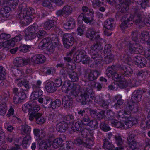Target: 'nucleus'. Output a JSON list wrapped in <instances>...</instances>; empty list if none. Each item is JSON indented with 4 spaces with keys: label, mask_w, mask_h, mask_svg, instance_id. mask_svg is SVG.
I'll return each instance as SVG.
<instances>
[{
    "label": "nucleus",
    "mask_w": 150,
    "mask_h": 150,
    "mask_svg": "<svg viewBox=\"0 0 150 150\" xmlns=\"http://www.w3.org/2000/svg\"><path fill=\"white\" fill-rule=\"evenodd\" d=\"M63 41L64 47L69 48L71 46L74 41V38L70 34L65 33L63 35Z\"/></svg>",
    "instance_id": "obj_8"
},
{
    "label": "nucleus",
    "mask_w": 150,
    "mask_h": 150,
    "mask_svg": "<svg viewBox=\"0 0 150 150\" xmlns=\"http://www.w3.org/2000/svg\"><path fill=\"white\" fill-rule=\"evenodd\" d=\"M125 45L127 48L129 52L131 54L140 53L143 51L142 47L139 43L129 41L125 42Z\"/></svg>",
    "instance_id": "obj_3"
},
{
    "label": "nucleus",
    "mask_w": 150,
    "mask_h": 150,
    "mask_svg": "<svg viewBox=\"0 0 150 150\" xmlns=\"http://www.w3.org/2000/svg\"><path fill=\"white\" fill-rule=\"evenodd\" d=\"M32 106L29 103H26L23 105L22 109L23 111L25 112H31Z\"/></svg>",
    "instance_id": "obj_47"
},
{
    "label": "nucleus",
    "mask_w": 150,
    "mask_h": 150,
    "mask_svg": "<svg viewBox=\"0 0 150 150\" xmlns=\"http://www.w3.org/2000/svg\"><path fill=\"white\" fill-rule=\"evenodd\" d=\"M7 109L5 102H2L0 104V114L4 115L6 113Z\"/></svg>",
    "instance_id": "obj_45"
},
{
    "label": "nucleus",
    "mask_w": 150,
    "mask_h": 150,
    "mask_svg": "<svg viewBox=\"0 0 150 150\" xmlns=\"http://www.w3.org/2000/svg\"><path fill=\"white\" fill-rule=\"evenodd\" d=\"M149 33L147 31H143L140 34L139 37H140V42L144 43L146 42H147L149 38Z\"/></svg>",
    "instance_id": "obj_37"
},
{
    "label": "nucleus",
    "mask_w": 150,
    "mask_h": 150,
    "mask_svg": "<svg viewBox=\"0 0 150 150\" xmlns=\"http://www.w3.org/2000/svg\"><path fill=\"white\" fill-rule=\"evenodd\" d=\"M63 140L60 138H57L55 139L53 142L52 146L54 148L56 149L62 144Z\"/></svg>",
    "instance_id": "obj_43"
},
{
    "label": "nucleus",
    "mask_w": 150,
    "mask_h": 150,
    "mask_svg": "<svg viewBox=\"0 0 150 150\" xmlns=\"http://www.w3.org/2000/svg\"><path fill=\"white\" fill-rule=\"evenodd\" d=\"M30 59L23 58L21 57L15 58L14 61L15 65L18 67L26 65L30 63Z\"/></svg>",
    "instance_id": "obj_11"
},
{
    "label": "nucleus",
    "mask_w": 150,
    "mask_h": 150,
    "mask_svg": "<svg viewBox=\"0 0 150 150\" xmlns=\"http://www.w3.org/2000/svg\"><path fill=\"white\" fill-rule=\"evenodd\" d=\"M25 34V40H28L34 39L35 37V33L31 31H29L28 30L26 29L24 31Z\"/></svg>",
    "instance_id": "obj_38"
},
{
    "label": "nucleus",
    "mask_w": 150,
    "mask_h": 150,
    "mask_svg": "<svg viewBox=\"0 0 150 150\" xmlns=\"http://www.w3.org/2000/svg\"><path fill=\"white\" fill-rule=\"evenodd\" d=\"M100 74V72L98 71H92L88 69L87 71L86 76L88 80L93 81L96 79Z\"/></svg>",
    "instance_id": "obj_14"
},
{
    "label": "nucleus",
    "mask_w": 150,
    "mask_h": 150,
    "mask_svg": "<svg viewBox=\"0 0 150 150\" xmlns=\"http://www.w3.org/2000/svg\"><path fill=\"white\" fill-rule=\"evenodd\" d=\"M71 69H68L66 67L63 68L60 71V76L65 78L67 77V75L69 74V72Z\"/></svg>",
    "instance_id": "obj_46"
},
{
    "label": "nucleus",
    "mask_w": 150,
    "mask_h": 150,
    "mask_svg": "<svg viewBox=\"0 0 150 150\" xmlns=\"http://www.w3.org/2000/svg\"><path fill=\"white\" fill-rule=\"evenodd\" d=\"M113 48L111 45L106 44L104 47V52L105 54H108L112 50Z\"/></svg>",
    "instance_id": "obj_56"
},
{
    "label": "nucleus",
    "mask_w": 150,
    "mask_h": 150,
    "mask_svg": "<svg viewBox=\"0 0 150 150\" xmlns=\"http://www.w3.org/2000/svg\"><path fill=\"white\" fill-rule=\"evenodd\" d=\"M49 144L48 140H42L40 143L39 149L41 150H45L47 149Z\"/></svg>",
    "instance_id": "obj_42"
},
{
    "label": "nucleus",
    "mask_w": 150,
    "mask_h": 150,
    "mask_svg": "<svg viewBox=\"0 0 150 150\" xmlns=\"http://www.w3.org/2000/svg\"><path fill=\"white\" fill-rule=\"evenodd\" d=\"M129 86L132 87L138 86L139 84V81L137 78L132 79L128 81Z\"/></svg>",
    "instance_id": "obj_49"
},
{
    "label": "nucleus",
    "mask_w": 150,
    "mask_h": 150,
    "mask_svg": "<svg viewBox=\"0 0 150 150\" xmlns=\"http://www.w3.org/2000/svg\"><path fill=\"white\" fill-rule=\"evenodd\" d=\"M91 61L94 62L96 64H99L101 63L102 60V56L98 54L97 52L92 53Z\"/></svg>",
    "instance_id": "obj_28"
},
{
    "label": "nucleus",
    "mask_w": 150,
    "mask_h": 150,
    "mask_svg": "<svg viewBox=\"0 0 150 150\" xmlns=\"http://www.w3.org/2000/svg\"><path fill=\"white\" fill-rule=\"evenodd\" d=\"M112 77L113 80L118 81H120L122 79H123V78H124L123 75L122 73L120 74H119L117 73L116 71L114 72V74H113Z\"/></svg>",
    "instance_id": "obj_53"
},
{
    "label": "nucleus",
    "mask_w": 150,
    "mask_h": 150,
    "mask_svg": "<svg viewBox=\"0 0 150 150\" xmlns=\"http://www.w3.org/2000/svg\"><path fill=\"white\" fill-rule=\"evenodd\" d=\"M72 11V9L71 7L69 6L66 5L63 7L62 10H58L56 14L58 16L62 15L64 17H67L71 14Z\"/></svg>",
    "instance_id": "obj_9"
},
{
    "label": "nucleus",
    "mask_w": 150,
    "mask_h": 150,
    "mask_svg": "<svg viewBox=\"0 0 150 150\" xmlns=\"http://www.w3.org/2000/svg\"><path fill=\"white\" fill-rule=\"evenodd\" d=\"M93 129H95L97 128L98 126V123L96 120H90L89 124L88 125Z\"/></svg>",
    "instance_id": "obj_57"
},
{
    "label": "nucleus",
    "mask_w": 150,
    "mask_h": 150,
    "mask_svg": "<svg viewBox=\"0 0 150 150\" xmlns=\"http://www.w3.org/2000/svg\"><path fill=\"white\" fill-rule=\"evenodd\" d=\"M61 104L60 100L58 99H56L54 101L52 102L51 108L53 109L57 108L59 107Z\"/></svg>",
    "instance_id": "obj_55"
},
{
    "label": "nucleus",
    "mask_w": 150,
    "mask_h": 150,
    "mask_svg": "<svg viewBox=\"0 0 150 150\" xmlns=\"http://www.w3.org/2000/svg\"><path fill=\"white\" fill-rule=\"evenodd\" d=\"M25 79L22 78L17 79L15 81V83L18 86L21 87L23 86V84L24 83H27V81H25Z\"/></svg>",
    "instance_id": "obj_58"
},
{
    "label": "nucleus",
    "mask_w": 150,
    "mask_h": 150,
    "mask_svg": "<svg viewBox=\"0 0 150 150\" xmlns=\"http://www.w3.org/2000/svg\"><path fill=\"white\" fill-rule=\"evenodd\" d=\"M82 125L80 120H74L72 125V129L74 132L79 131Z\"/></svg>",
    "instance_id": "obj_34"
},
{
    "label": "nucleus",
    "mask_w": 150,
    "mask_h": 150,
    "mask_svg": "<svg viewBox=\"0 0 150 150\" xmlns=\"http://www.w3.org/2000/svg\"><path fill=\"white\" fill-rule=\"evenodd\" d=\"M104 26L106 29L113 30L115 27V22L113 19L109 18L104 22Z\"/></svg>",
    "instance_id": "obj_16"
},
{
    "label": "nucleus",
    "mask_w": 150,
    "mask_h": 150,
    "mask_svg": "<svg viewBox=\"0 0 150 150\" xmlns=\"http://www.w3.org/2000/svg\"><path fill=\"white\" fill-rule=\"evenodd\" d=\"M31 47L29 45H21L19 48V50L21 52H27Z\"/></svg>",
    "instance_id": "obj_54"
},
{
    "label": "nucleus",
    "mask_w": 150,
    "mask_h": 150,
    "mask_svg": "<svg viewBox=\"0 0 150 150\" xmlns=\"http://www.w3.org/2000/svg\"><path fill=\"white\" fill-rule=\"evenodd\" d=\"M41 82L38 80L37 82L32 85L33 91L30 96V98L33 100L37 99L43 94V92L41 89Z\"/></svg>",
    "instance_id": "obj_4"
},
{
    "label": "nucleus",
    "mask_w": 150,
    "mask_h": 150,
    "mask_svg": "<svg viewBox=\"0 0 150 150\" xmlns=\"http://www.w3.org/2000/svg\"><path fill=\"white\" fill-rule=\"evenodd\" d=\"M81 135L83 138H86L90 136L89 134H93V132L91 131L90 132L86 128H85L82 129L81 131Z\"/></svg>",
    "instance_id": "obj_52"
},
{
    "label": "nucleus",
    "mask_w": 150,
    "mask_h": 150,
    "mask_svg": "<svg viewBox=\"0 0 150 150\" xmlns=\"http://www.w3.org/2000/svg\"><path fill=\"white\" fill-rule=\"evenodd\" d=\"M22 131L27 134L23 138L22 141V145L23 147L26 148L27 145L31 140V137L30 134L31 131L30 127L26 125H23L21 128Z\"/></svg>",
    "instance_id": "obj_6"
},
{
    "label": "nucleus",
    "mask_w": 150,
    "mask_h": 150,
    "mask_svg": "<svg viewBox=\"0 0 150 150\" xmlns=\"http://www.w3.org/2000/svg\"><path fill=\"white\" fill-rule=\"evenodd\" d=\"M137 103L127 102L126 108L129 111H133L134 112H137L139 110V107Z\"/></svg>",
    "instance_id": "obj_29"
},
{
    "label": "nucleus",
    "mask_w": 150,
    "mask_h": 150,
    "mask_svg": "<svg viewBox=\"0 0 150 150\" xmlns=\"http://www.w3.org/2000/svg\"><path fill=\"white\" fill-rule=\"evenodd\" d=\"M9 96L10 94L9 92L8 91H7L6 92L4 93L3 95L1 96L0 100L2 101H4V102H6L8 100Z\"/></svg>",
    "instance_id": "obj_62"
},
{
    "label": "nucleus",
    "mask_w": 150,
    "mask_h": 150,
    "mask_svg": "<svg viewBox=\"0 0 150 150\" xmlns=\"http://www.w3.org/2000/svg\"><path fill=\"white\" fill-rule=\"evenodd\" d=\"M103 0H93L92 1V5L94 8L101 6L103 3Z\"/></svg>",
    "instance_id": "obj_63"
},
{
    "label": "nucleus",
    "mask_w": 150,
    "mask_h": 150,
    "mask_svg": "<svg viewBox=\"0 0 150 150\" xmlns=\"http://www.w3.org/2000/svg\"><path fill=\"white\" fill-rule=\"evenodd\" d=\"M134 60L135 62V64L139 67L145 66L147 63L146 59L140 56L135 57L134 58Z\"/></svg>",
    "instance_id": "obj_21"
},
{
    "label": "nucleus",
    "mask_w": 150,
    "mask_h": 150,
    "mask_svg": "<svg viewBox=\"0 0 150 150\" xmlns=\"http://www.w3.org/2000/svg\"><path fill=\"white\" fill-rule=\"evenodd\" d=\"M62 89L64 91H69V95L77 97L79 101L82 105L87 102L91 103L94 97V93L92 89L88 85L84 86L81 88L80 86L78 84H71L68 81H65L62 86Z\"/></svg>",
    "instance_id": "obj_1"
},
{
    "label": "nucleus",
    "mask_w": 150,
    "mask_h": 150,
    "mask_svg": "<svg viewBox=\"0 0 150 150\" xmlns=\"http://www.w3.org/2000/svg\"><path fill=\"white\" fill-rule=\"evenodd\" d=\"M140 34L137 32H132L131 34L132 40L134 42V43L139 42H140Z\"/></svg>",
    "instance_id": "obj_39"
},
{
    "label": "nucleus",
    "mask_w": 150,
    "mask_h": 150,
    "mask_svg": "<svg viewBox=\"0 0 150 150\" xmlns=\"http://www.w3.org/2000/svg\"><path fill=\"white\" fill-rule=\"evenodd\" d=\"M110 100H105L103 99L101 103L102 106L104 108L108 109L109 106L110 105Z\"/></svg>",
    "instance_id": "obj_61"
},
{
    "label": "nucleus",
    "mask_w": 150,
    "mask_h": 150,
    "mask_svg": "<svg viewBox=\"0 0 150 150\" xmlns=\"http://www.w3.org/2000/svg\"><path fill=\"white\" fill-rule=\"evenodd\" d=\"M90 120L89 116L87 115H85L82 119L80 120L82 125L86 126L88 125Z\"/></svg>",
    "instance_id": "obj_50"
},
{
    "label": "nucleus",
    "mask_w": 150,
    "mask_h": 150,
    "mask_svg": "<svg viewBox=\"0 0 150 150\" xmlns=\"http://www.w3.org/2000/svg\"><path fill=\"white\" fill-rule=\"evenodd\" d=\"M51 35L43 39L39 43L38 47L40 49H45L48 48L50 45Z\"/></svg>",
    "instance_id": "obj_17"
},
{
    "label": "nucleus",
    "mask_w": 150,
    "mask_h": 150,
    "mask_svg": "<svg viewBox=\"0 0 150 150\" xmlns=\"http://www.w3.org/2000/svg\"><path fill=\"white\" fill-rule=\"evenodd\" d=\"M10 11V8L8 6H5L1 8L0 10V14L2 17L7 18L9 17V11Z\"/></svg>",
    "instance_id": "obj_35"
},
{
    "label": "nucleus",
    "mask_w": 150,
    "mask_h": 150,
    "mask_svg": "<svg viewBox=\"0 0 150 150\" xmlns=\"http://www.w3.org/2000/svg\"><path fill=\"white\" fill-rule=\"evenodd\" d=\"M142 93L139 89L135 91L132 93L131 96L132 101L134 103H138L142 99Z\"/></svg>",
    "instance_id": "obj_22"
},
{
    "label": "nucleus",
    "mask_w": 150,
    "mask_h": 150,
    "mask_svg": "<svg viewBox=\"0 0 150 150\" xmlns=\"http://www.w3.org/2000/svg\"><path fill=\"white\" fill-rule=\"evenodd\" d=\"M58 44L59 40L57 36L54 35H51L50 45V46H49L47 49L50 52H53L55 50V48L57 47Z\"/></svg>",
    "instance_id": "obj_10"
},
{
    "label": "nucleus",
    "mask_w": 150,
    "mask_h": 150,
    "mask_svg": "<svg viewBox=\"0 0 150 150\" xmlns=\"http://www.w3.org/2000/svg\"><path fill=\"white\" fill-rule=\"evenodd\" d=\"M85 52L83 50H79L74 55V59L76 62H81L85 55Z\"/></svg>",
    "instance_id": "obj_23"
},
{
    "label": "nucleus",
    "mask_w": 150,
    "mask_h": 150,
    "mask_svg": "<svg viewBox=\"0 0 150 150\" xmlns=\"http://www.w3.org/2000/svg\"><path fill=\"white\" fill-rule=\"evenodd\" d=\"M45 88L47 91L50 93L54 92L57 88L53 82H47Z\"/></svg>",
    "instance_id": "obj_30"
},
{
    "label": "nucleus",
    "mask_w": 150,
    "mask_h": 150,
    "mask_svg": "<svg viewBox=\"0 0 150 150\" xmlns=\"http://www.w3.org/2000/svg\"><path fill=\"white\" fill-rule=\"evenodd\" d=\"M116 71H119V66L117 65H112L109 67L106 70V74L108 77L112 76Z\"/></svg>",
    "instance_id": "obj_25"
},
{
    "label": "nucleus",
    "mask_w": 150,
    "mask_h": 150,
    "mask_svg": "<svg viewBox=\"0 0 150 150\" xmlns=\"http://www.w3.org/2000/svg\"><path fill=\"white\" fill-rule=\"evenodd\" d=\"M135 22L136 23L142 24V25H140V26H143L146 23H149L150 25V18L142 17L141 16L138 15Z\"/></svg>",
    "instance_id": "obj_27"
},
{
    "label": "nucleus",
    "mask_w": 150,
    "mask_h": 150,
    "mask_svg": "<svg viewBox=\"0 0 150 150\" xmlns=\"http://www.w3.org/2000/svg\"><path fill=\"white\" fill-rule=\"evenodd\" d=\"M68 127V122L64 121L57 124L56 128L58 132H64L67 130Z\"/></svg>",
    "instance_id": "obj_24"
},
{
    "label": "nucleus",
    "mask_w": 150,
    "mask_h": 150,
    "mask_svg": "<svg viewBox=\"0 0 150 150\" xmlns=\"http://www.w3.org/2000/svg\"><path fill=\"white\" fill-rule=\"evenodd\" d=\"M75 21L72 18H70L69 20L64 23L63 25L64 27L66 29H71L75 27Z\"/></svg>",
    "instance_id": "obj_32"
},
{
    "label": "nucleus",
    "mask_w": 150,
    "mask_h": 150,
    "mask_svg": "<svg viewBox=\"0 0 150 150\" xmlns=\"http://www.w3.org/2000/svg\"><path fill=\"white\" fill-rule=\"evenodd\" d=\"M133 18V16L130 14L124 16L122 18L123 22L120 25L121 29L123 31L129 27V25L131 26L133 24L132 21Z\"/></svg>",
    "instance_id": "obj_7"
},
{
    "label": "nucleus",
    "mask_w": 150,
    "mask_h": 150,
    "mask_svg": "<svg viewBox=\"0 0 150 150\" xmlns=\"http://www.w3.org/2000/svg\"><path fill=\"white\" fill-rule=\"evenodd\" d=\"M127 120L124 122V129H127L128 128L131 127L133 125L136 124L138 122V120L137 119L131 117L126 118Z\"/></svg>",
    "instance_id": "obj_15"
},
{
    "label": "nucleus",
    "mask_w": 150,
    "mask_h": 150,
    "mask_svg": "<svg viewBox=\"0 0 150 150\" xmlns=\"http://www.w3.org/2000/svg\"><path fill=\"white\" fill-rule=\"evenodd\" d=\"M120 4L117 6V8L119 9V11L123 13L127 12L129 9V4L127 0H118Z\"/></svg>",
    "instance_id": "obj_12"
},
{
    "label": "nucleus",
    "mask_w": 150,
    "mask_h": 150,
    "mask_svg": "<svg viewBox=\"0 0 150 150\" xmlns=\"http://www.w3.org/2000/svg\"><path fill=\"white\" fill-rule=\"evenodd\" d=\"M72 96L69 94L64 96L62 98V103L64 107L69 108L72 105L73 99Z\"/></svg>",
    "instance_id": "obj_13"
},
{
    "label": "nucleus",
    "mask_w": 150,
    "mask_h": 150,
    "mask_svg": "<svg viewBox=\"0 0 150 150\" xmlns=\"http://www.w3.org/2000/svg\"><path fill=\"white\" fill-rule=\"evenodd\" d=\"M95 39L96 43L91 45L90 48L89 53L91 54L92 53H95L97 52V51L100 50L103 48L102 44L104 40L100 38L99 34L97 35L95 37Z\"/></svg>",
    "instance_id": "obj_5"
},
{
    "label": "nucleus",
    "mask_w": 150,
    "mask_h": 150,
    "mask_svg": "<svg viewBox=\"0 0 150 150\" xmlns=\"http://www.w3.org/2000/svg\"><path fill=\"white\" fill-rule=\"evenodd\" d=\"M114 58V56L111 53L107 54L104 57V61L105 64H108L112 62Z\"/></svg>",
    "instance_id": "obj_44"
},
{
    "label": "nucleus",
    "mask_w": 150,
    "mask_h": 150,
    "mask_svg": "<svg viewBox=\"0 0 150 150\" xmlns=\"http://www.w3.org/2000/svg\"><path fill=\"white\" fill-rule=\"evenodd\" d=\"M19 13L16 16L22 26L28 25L32 21V15L35 13L34 9L31 7L27 8L25 3L20 4L18 8Z\"/></svg>",
    "instance_id": "obj_2"
},
{
    "label": "nucleus",
    "mask_w": 150,
    "mask_h": 150,
    "mask_svg": "<svg viewBox=\"0 0 150 150\" xmlns=\"http://www.w3.org/2000/svg\"><path fill=\"white\" fill-rule=\"evenodd\" d=\"M90 136L87 137L85 142L83 143V146L90 148L94 144L93 134H89Z\"/></svg>",
    "instance_id": "obj_26"
},
{
    "label": "nucleus",
    "mask_w": 150,
    "mask_h": 150,
    "mask_svg": "<svg viewBox=\"0 0 150 150\" xmlns=\"http://www.w3.org/2000/svg\"><path fill=\"white\" fill-rule=\"evenodd\" d=\"M105 111L101 110L98 112L96 119L100 120L105 117Z\"/></svg>",
    "instance_id": "obj_64"
},
{
    "label": "nucleus",
    "mask_w": 150,
    "mask_h": 150,
    "mask_svg": "<svg viewBox=\"0 0 150 150\" xmlns=\"http://www.w3.org/2000/svg\"><path fill=\"white\" fill-rule=\"evenodd\" d=\"M45 57L42 54L35 55L31 58L32 62L37 64L43 63L45 62Z\"/></svg>",
    "instance_id": "obj_19"
},
{
    "label": "nucleus",
    "mask_w": 150,
    "mask_h": 150,
    "mask_svg": "<svg viewBox=\"0 0 150 150\" xmlns=\"http://www.w3.org/2000/svg\"><path fill=\"white\" fill-rule=\"evenodd\" d=\"M55 25V21L53 20H48L44 23V27L45 30H49L53 28Z\"/></svg>",
    "instance_id": "obj_33"
},
{
    "label": "nucleus",
    "mask_w": 150,
    "mask_h": 150,
    "mask_svg": "<svg viewBox=\"0 0 150 150\" xmlns=\"http://www.w3.org/2000/svg\"><path fill=\"white\" fill-rule=\"evenodd\" d=\"M128 144L129 148L132 150H134L137 148V144L135 140L128 142Z\"/></svg>",
    "instance_id": "obj_60"
},
{
    "label": "nucleus",
    "mask_w": 150,
    "mask_h": 150,
    "mask_svg": "<svg viewBox=\"0 0 150 150\" xmlns=\"http://www.w3.org/2000/svg\"><path fill=\"white\" fill-rule=\"evenodd\" d=\"M132 72V69L129 67H127L123 66H119V72H118V73H122L124 77L125 76L126 77L130 76Z\"/></svg>",
    "instance_id": "obj_18"
},
{
    "label": "nucleus",
    "mask_w": 150,
    "mask_h": 150,
    "mask_svg": "<svg viewBox=\"0 0 150 150\" xmlns=\"http://www.w3.org/2000/svg\"><path fill=\"white\" fill-rule=\"evenodd\" d=\"M120 81L119 86L121 88H126L128 86H129L128 81L127 82L125 78H123V79H122Z\"/></svg>",
    "instance_id": "obj_59"
},
{
    "label": "nucleus",
    "mask_w": 150,
    "mask_h": 150,
    "mask_svg": "<svg viewBox=\"0 0 150 150\" xmlns=\"http://www.w3.org/2000/svg\"><path fill=\"white\" fill-rule=\"evenodd\" d=\"M69 76L72 81L76 82L79 80V76L78 74L73 70H71L69 72Z\"/></svg>",
    "instance_id": "obj_40"
},
{
    "label": "nucleus",
    "mask_w": 150,
    "mask_h": 150,
    "mask_svg": "<svg viewBox=\"0 0 150 150\" xmlns=\"http://www.w3.org/2000/svg\"><path fill=\"white\" fill-rule=\"evenodd\" d=\"M131 116V113L130 111H127L122 110H119L117 112V117L123 118H128Z\"/></svg>",
    "instance_id": "obj_31"
},
{
    "label": "nucleus",
    "mask_w": 150,
    "mask_h": 150,
    "mask_svg": "<svg viewBox=\"0 0 150 150\" xmlns=\"http://www.w3.org/2000/svg\"><path fill=\"white\" fill-rule=\"evenodd\" d=\"M100 128L104 131H108L110 129V127L104 121L100 123Z\"/></svg>",
    "instance_id": "obj_51"
},
{
    "label": "nucleus",
    "mask_w": 150,
    "mask_h": 150,
    "mask_svg": "<svg viewBox=\"0 0 150 150\" xmlns=\"http://www.w3.org/2000/svg\"><path fill=\"white\" fill-rule=\"evenodd\" d=\"M36 122L38 124H42L45 121V118L42 116L41 113H38L36 117Z\"/></svg>",
    "instance_id": "obj_41"
},
{
    "label": "nucleus",
    "mask_w": 150,
    "mask_h": 150,
    "mask_svg": "<svg viewBox=\"0 0 150 150\" xmlns=\"http://www.w3.org/2000/svg\"><path fill=\"white\" fill-rule=\"evenodd\" d=\"M97 33L93 28H90L87 31L86 37L89 38L91 40H93L94 39V35H96Z\"/></svg>",
    "instance_id": "obj_36"
},
{
    "label": "nucleus",
    "mask_w": 150,
    "mask_h": 150,
    "mask_svg": "<svg viewBox=\"0 0 150 150\" xmlns=\"http://www.w3.org/2000/svg\"><path fill=\"white\" fill-rule=\"evenodd\" d=\"M78 19H81L85 23H88L92 22V19H90L87 17L86 15L83 13H81L79 16Z\"/></svg>",
    "instance_id": "obj_48"
},
{
    "label": "nucleus",
    "mask_w": 150,
    "mask_h": 150,
    "mask_svg": "<svg viewBox=\"0 0 150 150\" xmlns=\"http://www.w3.org/2000/svg\"><path fill=\"white\" fill-rule=\"evenodd\" d=\"M103 148L108 150H121L123 149L122 147L115 148L114 145L109 141L108 139H103Z\"/></svg>",
    "instance_id": "obj_20"
}]
</instances>
